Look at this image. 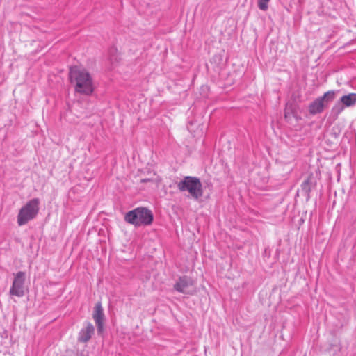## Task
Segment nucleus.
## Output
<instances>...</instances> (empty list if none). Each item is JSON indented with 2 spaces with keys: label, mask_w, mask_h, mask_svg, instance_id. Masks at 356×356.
Wrapping results in <instances>:
<instances>
[{
  "label": "nucleus",
  "mask_w": 356,
  "mask_h": 356,
  "mask_svg": "<svg viewBox=\"0 0 356 356\" xmlns=\"http://www.w3.org/2000/svg\"><path fill=\"white\" fill-rule=\"evenodd\" d=\"M95 327L90 322H86L83 328L79 332L78 341L81 343H87L90 341L94 334Z\"/></svg>",
  "instance_id": "8"
},
{
  "label": "nucleus",
  "mask_w": 356,
  "mask_h": 356,
  "mask_svg": "<svg viewBox=\"0 0 356 356\" xmlns=\"http://www.w3.org/2000/svg\"><path fill=\"white\" fill-rule=\"evenodd\" d=\"M344 105L342 104V103L338 102L332 108V113L339 115L344 108Z\"/></svg>",
  "instance_id": "13"
},
{
  "label": "nucleus",
  "mask_w": 356,
  "mask_h": 356,
  "mask_svg": "<svg viewBox=\"0 0 356 356\" xmlns=\"http://www.w3.org/2000/svg\"><path fill=\"white\" fill-rule=\"evenodd\" d=\"M341 103L345 106L349 107L356 104V93H350L341 97Z\"/></svg>",
  "instance_id": "11"
},
{
  "label": "nucleus",
  "mask_w": 356,
  "mask_h": 356,
  "mask_svg": "<svg viewBox=\"0 0 356 356\" xmlns=\"http://www.w3.org/2000/svg\"><path fill=\"white\" fill-rule=\"evenodd\" d=\"M149 181V179H142V180H141V181H142V182H144V183H145V182H147V181Z\"/></svg>",
  "instance_id": "14"
},
{
  "label": "nucleus",
  "mask_w": 356,
  "mask_h": 356,
  "mask_svg": "<svg viewBox=\"0 0 356 356\" xmlns=\"http://www.w3.org/2000/svg\"><path fill=\"white\" fill-rule=\"evenodd\" d=\"M178 189L181 191H188L192 197L196 200L203 195L202 184L197 177L186 176L177 184Z\"/></svg>",
  "instance_id": "4"
},
{
  "label": "nucleus",
  "mask_w": 356,
  "mask_h": 356,
  "mask_svg": "<svg viewBox=\"0 0 356 356\" xmlns=\"http://www.w3.org/2000/svg\"><path fill=\"white\" fill-rule=\"evenodd\" d=\"M335 92L329 90L324 93L323 96L318 97L312 102L308 106V111L310 115H315L321 113L324 108L334 99Z\"/></svg>",
  "instance_id": "5"
},
{
  "label": "nucleus",
  "mask_w": 356,
  "mask_h": 356,
  "mask_svg": "<svg viewBox=\"0 0 356 356\" xmlns=\"http://www.w3.org/2000/svg\"><path fill=\"white\" fill-rule=\"evenodd\" d=\"M270 0H258L257 6L259 10L266 11L268 9V3Z\"/></svg>",
  "instance_id": "12"
},
{
  "label": "nucleus",
  "mask_w": 356,
  "mask_h": 356,
  "mask_svg": "<svg viewBox=\"0 0 356 356\" xmlns=\"http://www.w3.org/2000/svg\"><path fill=\"white\" fill-rule=\"evenodd\" d=\"M193 284V280L186 275L179 277L177 282L174 284V289L179 293L184 294H192L188 288Z\"/></svg>",
  "instance_id": "7"
},
{
  "label": "nucleus",
  "mask_w": 356,
  "mask_h": 356,
  "mask_svg": "<svg viewBox=\"0 0 356 356\" xmlns=\"http://www.w3.org/2000/svg\"><path fill=\"white\" fill-rule=\"evenodd\" d=\"M69 80L76 94L90 96L95 90L91 74L85 69L77 66L70 68Z\"/></svg>",
  "instance_id": "1"
},
{
  "label": "nucleus",
  "mask_w": 356,
  "mask_h": 356,
  "mask_svg": "<svg viewBox=\"0 0 356 356\" xmlns=\"http://www.w3.org/2000/svg\"><path fill=\"white\" fill-rule=\"evenodd\" d=\"M24 282L25 273L22 271L17 272L15 275L13 284L10 289V294L19 298L24 296Z\"/></svg>",
  "instance_id": "6"
},
{
  "label": "nucleus",
  "mask_w": 356,
  "mask_h": 356,
  "mask_svg": "<svg viewBox=\"0 0 356 356\" xmlns=\"http://www.w3.org/2000/svg\"><path fill=\"white\" fill-rule=\"evenodd\" d=\"M40 200L33 198L29 200L19 210L17 216V222L19 226H23L34 220L40 211Z\"/></svg>",
  "instance_id": "3"
},
{
  "label": "nucleus",
  "mask_w": 356,
  "mask_h": 356,
  "mask_svg": "<svg viewBox=\"0 0 356 356\" xmlns=\"http://www.w3.org/2000/svg\"><path fill=\"white\" fill-rule=\"evenodd\" d=\"M124 219L126 222L136 227L149 226L154 221V214L148 208L139 207L126 213Z\"/></svg>",
  "instance_id": "2"
},
{
  "label": "nucleus",
  "mask_w": 356,
  "mask_h": 356,
  "mask_svg": "<svg viewBox=\"0 0 356 356\" xmlns=\"http://www.w3.org/2000/svg\"><path fill=\"white\" fill-rule=\"evenodd\" d=\"M92 317L97 325V332L101 333L103 331L104 321L105 316L102 304L100 302H98L95 305Z\"/></svg>",
  "instance_id": "9"
},
{
  "label": "nucleus",
  "mask_w": 356,
  "mask_h": 356,
  "mask_svg": "<svg viewBox=\"0 0 356 356\" xmlns=\"http://www.w3.org/2000/svg\"><path fill=\"white\" fill-rule=\"evenodd\" d=\"M313 180V175H310L300 185L301 191L307 197V199L310 198L312 189L316 186V182Z\"/></svg>",
  "instance_id": "10"
}]
</instances>
